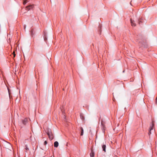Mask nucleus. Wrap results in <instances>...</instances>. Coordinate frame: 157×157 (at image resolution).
<instances>
[{
    "instance_id": "obj_1",
    "label": "nucleus",
    "mask_w": 157,
    "mask_h": 157,
    "mask_svg": "<svg viewBox=\"0 0 157 157\" xmlns=\"http://www.w3.org/2000/svg\"><path fill=\"white\" fill-rule=\"evenodd\" d=\"M47 134L50 140H52L53 139V136L51 132V130H48Z\"/></svg>"
},
{
    "instance_id": "obj_2",
    "label": "nucleus",
    "mask_w": 157,
    "mask_h": 157,
    "mask_svg": "<svg viewBox=\"0 0 157 157\" xmlns=\"http://www.w3.org/2000/svg\"><path fill=\"white\" fill-rule=\"evenodd\" d=\"M34 7V5H30L29 6H27L26 7L25 10L29 11Z\"/></svg>"
},
{
    "instance_id": "obj_3",
    "label": "nucleus",
    "mask_w": 157,
    "mask_h": 157,
    "mask_svg": "<svg viewBox=\"0 0 157 157\" xmlns=\"http://www.w3.org/2000/svg\"><path fill=\"white\" fill-rule=\"evenodd\" d=\"M154 125V123L152 122L151 125L150 126V128H149V132L148 133V134L150 135V134H151V130H153V127Z\"/></svg>"
},
{
    "instance_id": "obj_4",
    "label": "nucleus",
    "mask_w": 157,
    "mask_h": 157,
    "mask_svg": "<svg viewBox=\"0 0 157 157\" xmlns=\"http://www.w3.org/2000/svg\"><path fill=\"white\" fill-rule=\"evenodd\" d=\"M101 125L102 127V128L103 129H105V123L102 120H101Z\"/></svg>"
},
{
    "instance_id": "obj_5",
    "label": "nucleus",
    "mask_w": 157,
    "mask_h": 157,
    "mask_svg": "<svg viewBox=\"0 0 157 157\" xmlns=\"http://www.w3.org/2000/svg\"><path fill=\"white\" fill-rule=\"evenodd\" d=\"M28 119L27 118H25L24 120H22V122L23 124L25 125L26 124L28 121Z\"/></svg>"
},
{
    "instance_id": "obj_6",
    "label": "nucleus",
    "mask_w": 157,
    "mask_h": 157,
    "mask_svg": "<svg viewBox=\"0 0 157 157\" xmlns=\"http://www.w3.org/2000/svg\"><path fill=\"white\" fill-rule=\"evenodd\" d=\"M102 150L103 151H104L105 152H106V145L105 144H103L102 145Z\"/></svg>"
},
{
    "instance_id": "obj_7",
    "label": "nucleus",
    "mask_w": 157,
    "mask_h": 157,
    "mask_svg": "<svg viewBox=\"0 0 157 157\" xmlns=\"http://www.w3.org/2000/svg\"><path fill=\"white\" fill-rule=\"evenodd\" d=\"M130 21H131V23L132 26H134V27L135 26L136 24L134 23V21L132 20V19H131Z\"/></svg>"
},
{
    "instance_id": "obj_8",
    "label": "nucleus",
    "mask_w": 157,
    "mask_h": 157,
    "mask_svg": "<svg viewBox=\"0 0 157 157\" xmlns=\"http://www.w3.org/2000/svg\"><path fill=\"white\" fill-rule=\"evenodd\" d=\"M59 145L58 142L57 141H55L54 144V147H57Z\"/></svg>"
},
{
    "instance_id": "obj_9",
    "label": "nucleus",
    "mask_w": 157,
    "mask_h": 157,
    "mask_svg": "<svg viewBox=\"0 0 157 157\" xmlns=\"http://www.w3.org/2000/svg\"><path fill=\"white\" fill-rule=\"evenodd\" d=\"M81 129V135L82 136L83 134V129L82 127H80Z\"/></svg>"
},
{
    "instance_id": "obj_10",
    "label": "nucleus",
    "mask_w": 157,
    "mask_h": 157,
    "mask_svg": "<svg viewBox=\"0 0 157 157\" xmlns=\"http://www.w3.org/2000/svg\"><path fill=\"white\" fill-rule=\"evenodd\" d=\"M90 155L91 157H94V153L91 152L90 154Z\"/></svg>"
},
{
    "instance_id": "obj_11",
    "label": "nucleus",
    "mask_w": 157,
    "mask_h": 157,
    "mask_svg": "<svg viewBox=\"0 0 157 157\" xmlns=\"http://www.w3.org/2000/svg\"><path fill=\"white\" fill-rule=\"evenodd\" d=\"M80 117L82 119V120H83L84 119V117L82 115V114H80Z\"/></svg>"
},
{
    "instance_id": "obj_12",
    "label": "nucleus",
    "mask_w": 157,
    "mask_h": 157,
    "mask_svg": "<svg viewBox=\"0 0 157 157\" xmlns=\"http://www.w3.org/2000/svg\"><path fill=\"white\" fill-rule=\"evenodd\" d=\"M28 1L27 0H23V4L25 5Z\"/></svg>"
},
{
    "instance_id": "obj_13",
    "label": "nucleus",
    "mask_w": 157,
    "mask_h": 157,
    "mask_svg": "<svg viewBox=\"0 0 157 157\" xmlns=\"http://www.w3.org/2000/svg\"><path fill=\"white\" fill-rule=\"evenodd\" d=\"M25 149L26 151H28L29 150V148L28 147V146L27 145H25Z\"/></svg>"
},
{
    "instance_id": "obj_14",
    "label": "nucleus",
    "mask_w": 157,
    "mask_h": 157,
    "mask_svg": "<svg viewBox=\"0 0 157 157\" xmlns=\"http://www.w3.org/2000/svg\"><path fill=\"white\" fill-rule=\"evenodd\" d=\"M31 33L32 35H33V29H32L31 31Z\"/></svg>"
},
{
    "instance_id": "obj_15",
    "label": "nucleus",
    "mask_w": 157,
    "mask_h": 157,
    "mask_svg": "<svg viewBox=\"0 0 157 157\" xmlns=\"http://www.w3.org/2000/svg\"><path fill=\"white\" fill-rule=\"evenodd\" d=\"M47 141H45L44 143V145H46L47 144Z\"/></svg>"
},
{
    "instance_id": "obj_16",
    "label": "nucleus",
    "mask_w": 157,
    "mask_h": 157,
    "mask_svg": "<svg viewBox=\"0 0 157 157\" xmlns=\"http://www.w3.org/2000/svg\"><path fill=\"white\" fill-rule=\"evenodd\" d=\"M13 54L14 57H15V55H16L15 54V52H13Z\"/></svg>"
},
{
    "instance_id": "obj_17",
    "label": "nucleus",
    "mask_w": 157,
    "mask_h": 157,
    "mask_svg": "<svg viewBox=\"0 0 157 157\" xmlns=\"http://www.w3.org/2000/svg\"><path fill=\"white\" fill-rule=\"evenodd\" d=\"M156 102L157 103V98L156 99Z\"/></svg>"
},
{
    "instance_id": "obj_18",
    "label": "nucleus",
    "mask_w": 157,
    "mask_h": 157,
    "mask_svg": "<svg viewBox=\"0 0 157 157\" xmlns=\"http://www.w3.org/2000/svg\"><path fill=\"white\" fill-rule=\"evenodd\" d=\"M25 28H26V25H24V28L25 29Z\"/></svg>"
},
{
    "instance_id": "obj_19",
    "label": "nucleus",
    "mask_w": 157,
    "mask_h": 157,
    "mask_svg": "<svg viewBox=\"0 0 157 157\" xmlns=\"http://www.w3.org/2000/svg\"><path fill=\"white\" fill-rule=\"evenodd\" d=\"M139 21V24H140V21Z\"/></svg>"
},
{
    "instance_id": "obj_20",
    "label": "nucleus",
    "mask_w": 157,
    "mask_h": 157,
    "mask_svg": "<svg viewBox=\"0 0 157 157\" xmlns=\"http://www.w3.org/2000/svg\"><path fill=\"white\" fill-rule=\"evenodd\" d=\"M130 4H131V5H132L131 4V2H130Z\"/></svg>"
}]
</instances>
